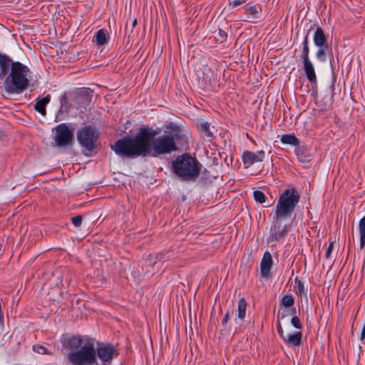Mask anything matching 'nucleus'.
<instances>
[{
    "instance_id": "1",
    "label": "nucleus",
    "mask_w": 365,
    "mask_h": 365,
    "mask_svg": "<svg viewBox=\"0 0 365 365\" xmlns=\"http://www.w3.org/2000/svg\"><path fill=\"white\" fill-rule=\"evenodd\" d=\"M172 130L173 135H162L154 138L158 132L143 127L135 136L127 135L117 140L111 148L118 155L126 158L145 157L150 155L151 150L153 157L170 154L178 150L175 139L180 138L178 127L175 126Z\"/></svg>"
},
{
    "instance_id": "2",
    "label": "nucleus",
    "mask_w": 365,
    "mask_h": 365,
    "mask_svg": "<svg viewBox=\"0 0 365 365\" xmlns=\"http://www.w3.org/2000/svg\"><path fill=\"white\" fill-rule=\"evenodd\" d=\"M29 71V68L23 63L19 61L13 62L10 75L5 80V91L9 93H19L25 91L29 84L26 77Z\"/></svg>"
},
{
    "instance_id": "3",
    "label": "nucleus",
    "mask_w": 365,
    "mask_h": 365,
    "mask_svg": "<svg viewBox=\"0 0 365 365\" xmlns=\"http://www.w3.org/2000/svg\"><path fill=\"white\" fill-rule=\"evenodd\" d=\"M173 172L182 180L194 181L200 174V163L189 154H182L172 163Z\"/></svg>"
},
{
    "instance_id": "4",
    "label": "nucleus",
    "mask_w": 365,
    "mask_h": 365,
    "mask_svg": "<svg viewBox=\"0 0 365 365\" xmlns=\"http://www.w3.org/2000/svg\"><path fill=\"white\" fill-rule=\"evenodd\" d=\"M300 200L299 192L294 188H287L279 195L275 207L274 215L278 218H290Z\"/></svg>"
},
{
    "instance_id": "5",
    "label": "nucleus",
    "mask_w": 365,
    "mask_h": 365,
    "mask_svg": "<svg viewBox=\"0 0 365 365\" xmlns=\"http://www.w3.org/2000/svg\"><path fill=\"white\" fill-rule=\"evenodd\" d=\"M96 349L93 343H87L76 351L69 353L67 359L73 365H96Z\"/></svg>"
},
{
    "instance_id": "6",
    "label": "nucleus",
    "mask_w": 365,
    "mask_h": 365,
    "mask_svg": "<svg viewBox=\"0 0 365 365\" xmlns=\"http://www.w3.org/2000/svg\"><path fill=\"white\" fill-rule=\"evenodd\" d=\"M98 138V130L92 125H86L82 128L77 133L78 143L88 151H92L95 148V143Z\"/></svg>"
},
{
    "instance_id": "7",
    "label": "nucleus",
    "mask_w": 365,
    "mask_h": 365,
    "mask_svg": "<svg viewBox=\"0 0 365 365\" xmlns=\"http://www.w3.org/2000/svg\"><path fill=\"white\" fill-rule=\"evenodd\" d=\"M55 129V141L58 146L65 147L72 143L73 140V132L66 123L58 125Z\"/></svg>"
},
{
    "instance_id": "8",
    "label": "nucleus",
    "mask_w": 365,
    "mask_h": 365,
    "mask_svg": "<svg viewBox=\"0 0 365 365\" xmlns=\"http://www.w3.org/2000/svg\"><path fill=\"white\" fill-rule=\"evenodd\" d=\"M274 217L275 220L270 228V235L268 238L269 242H275L283 239L289 230V225H282V220L287 218H278L275 215Z\"/></svg>"
},
{
    "instance_id": "9",
    "label": "nucleus",
    "mask_w": 365,
    "mask_h": 365,
    "mask_svg": "<svg viewBox=\"0 0 365 365\" xmlns=\"http://www.w3.org/2000/svg\"><path fill=\"white\" fill-rule=\"evenodd\" d=\"M265 153L263 150H259L253 153L249 150L243 152L242 155V162L245 168H250L256 163L262 162L264 158Z\"/></svg>"
},
{
    "instance_id": "10",
    "label": "nucleus",
    "mask_w": 365,
    "mask_h": 365,
    "mask_svg": "<svg viewBox=\"0 0 365 365\" xmlns=\"http://www.w3.org/2000/svg\"><path fill=\"white\" fill-rule=\"evenodd\" d=\"M273 265L272 255L267 251L264 253L260 262V277L268 279L271 277V268Z\"/></svg>"
},
{
    "instance_id": "11",
    "label": "nucleus",
    "mask_w": 365,
    "mask_h": 365,
    "mask_svg": "<svg viewBox=\"0 0 365 365\" xmlns=\"http://www.w3.org/2000/svg\"><path fill=\"white\" fill-rule=\"evenodd\" d=\"M83 339L80 336H73L63 341V346L70 350L71 352L76 351L79 348L81 349Z\"/></svg>"
},
{
    "instance_id": "12",
    "label": "nucleus",
    "mask_w": 365,
    "mask_h": 365,
    "mask_svg": "<svg viewBox=\"0 0 365 365\" xmlns=\"http://www.w3.org/2000/svg\"><path fill=\"white\" fill-rule=\"evenodd\" d=\"M304 66V71L306 74V76L309 81L312 84L316 86L317 83V76L314 71V66L311 61H302Z\"/></svg>"
},
{
    "instance_id": "13",
    "label": "nucleus",
    "mask_w": 365,
    "mask_h": 365,
    "mask_svg": "<svg viewBox=\"0 0 365 365\" xmlns=\"http://www.w3.org/2000/svg\"><path fill=\"white\" fill-rule=\"evenodd\" d=\"M302 332L296 331L293 334H287L283 340L289 346H297L302 344Z\"/></svg>"
},
{
    "instance_id": "14",
    "label": "nucleus",
    "mask_w": 365,
    "mask_h": 365,
    "mask_svg": "<svg viewBox=\"0 0 365 365\" xmlns=\"http://www.w3.org/2000/svg\"><path fill=\"white\" fill-rule=\"evenodd\" d=\"M314 43L317 47H325L327 45V36L321 27H317L313 36Z\"/></svg>"
},
{
    "instance_id": "15",
    "label": "nucleus",
    "mask_w": 365,
    "mask_h": 365,
    "mask_svg": "<svg viewBox=\"0 0 365 365\" xmlns=\"http://www.w3.org/2000/svg\"><path fill=\"white\" fill-rule=\"evenodd\" d=\"M12 63L13 61L8 56L0 53V78L8 73Z\"/></svg>"
},
{
    "instance_id": "16",
    "label": "nucleus",
    "mask_w": 365,
    "mask_h": 365,
    "mask_svg": "<svg viewBox=\"0 0 365 365\" xmlns=\"http://www.w3.org/2000/svg\"><path fill=\"white\" fill-rule=\"evenodd\" d=\"M295 154L298 160L302 163H308L312 159V155L307 150L301 148L299 146L295 148Z\"/></svg>"
},
{
    "instance_id": "17",
    "label": "nucleus",
    "mask_w": 365,
    "mask_h": 365,
    "mask_svg": "<svg viewBox=\"0 0 365 365\" xmlns=\"http://www.w3.org/2000/svg\"><path fill=\"white\" fill-rule=\"evenodd\" d=\"M51 100V96L47 95L43 98L37 99L36 103L34 105V109L40 113L41 115H46V106Z\"/></svg>"
},
{
    "instance_id": "18",
    "label": "nucleus",
    "mask_w": 365,
    "mask_h": 365,
    "mask_svg": "<svg viewBox=\"0 0 365 365\" xmlns=\"http://www.w3.org/2000/svg\"><path fill=\"white\" fill-rule=\"evenodd\" d=\"M280 140L283 144L294 145L297 148L299 146V140L293 134L282 135Z\"/></svg>"
},
{
    "instance_id": "19",
    "label": "nucleus",
    "mask_w": 365,
    "mask_h": 365,
    "mask_svg": "<svg viewBox=\"0 0 365 365\" xmlns=\"http://www.w3.org/2000/svg\"><path fill=\"white\" fill-rule=\"evenodd\" d=\"M95 41L98 46H103L108 42L107 32L105 29H102L96 32Z\"/></svg>"
},
{
    "instance_id": "20",
    "label": "nucleus",
    "mask_w": 365,
    "mask_h": 365,
    "mask_svg": "<svg viewBox=\"0 0 365 365\" xmlns=\"http://www.w3.org/2000/svg\"><path fill=\"white\" fill-rule=\"evenodd\" d=\"M167 255H168V252L167 253H165V252L158 253L155 257V260L154 262L153 261V256L149 255L148 257V258L146 259V262L148 263V265L153 266L158 261V262H165V261L168 260L169 259V256H167Z\"/></svg>"
},
{
    "instance_id": "21",
    "label": "nucleus",
    "mask_w": 365,
    "mask_h": 365,
    "mask_svg": "<svg viewBox=\"0 0 365 365\" xmlns=\"http://www.w3.org/2000/svg\"><path fill=\"white\" fill-rule=\"evenodd\" d=\"M303 48L302 51L300 55V58L302 61H310L309 59V37L308 34H307L304 37V39L302 43Z\"/></svg>"
},
{
    "instance_id": "22",
    "label": "nucleus",
    "mask_w": 365,
    "mask_h": 365,
    "mask_svg": "<svg viewBox=\"0 0 365 365\" xmlns=\"http://www.w3.org/2000/svg\"><path fill=\"white\" fill-rule=\"evenodd\" d=\"M247 308V302L244 298H241L238 302L237 317L241 321H243L245 317Z\"/></svg>"
},
{
    "instance_id": "23",
    "label": "nucleus",
    "mask_w": 365,
    "mask_h": 365,
    "mask_svg": "<svg viewBox=\"0 0 365 365\" xmlns=\"http://www.w3.org/2000/svg\"><path fill=\"white\" fill-rule=\"evenodd\" d=\"M294 289L297 295L300 297L304 295L307 297V292L304 288V282L298 277H296L294 279Z\"/></svg>"
},
{
    "instance_id": "24",
    "label": "nucleus",
    "mask_w": 365,
    "mask_h": 365,
    "mask_svg": "<svg viewBox=\"0 0 365 365\" xmlns=\"http://www.w3.org/2000/svg\"><path fill=\"white\" fill-rule=\"evenodd\" d=\"M245 11L247 15L251 16L252 19H257L259 17V12L257 6L252 4H247L245 6Z\"/></svg>"
},
{
    "instance_id": "25",
    "label": "nucleus",
    "mask_w": 365,
    "mask_h": 365,
    "mask_svg": "<svg viewBox=\"0 0 365 365\" xmlns=\"http://www.w3.org/2000/svg\"><path fill=\"white\" fill-rule=\"evenodd\" d=\"M294 299L292 294H286L283 296V297L281 299L279 307L280 308L286 307L289 308L292 306H294Z\"/></svg>"
},
{
    "instance_id": "26",
    "label": "nucleus",
    "mask_w": 365,
    "mask_h": 365,
    "mask_svg": "<svg viewBox=\"0 0 365 365\" xmlns=\"http://www.w3.org/2000/svg\"><path fill=\"white\" fill-rule=\"evenodd\" d=\"M360 247H364L365 245V216L359 222Z\"/></svg>"
},
{
    "instance_id": "27",
    "label": "nucleus",
    "mask_w": 365,
    "mask_h": 365,
    "mask_svg": "<svg viewBox=\"0 0 365 365\" xmlns=\"http://www.w3.org/2000/svg\"><path fill=\"white\" fill-rule=\"evenodd\" d=\"M284 313V312L282 314L278 312V314H277L278 323H277V332L279 334V336H281V338H282V339H284V337L287 334L284 333V331L282 329L281 322H280V320L283 319L286 317V315Z\"/></svg>"
},
{
    "instance_id": "28",
    "label": "nucleus",
    "mask_w": 365,
    "mask_h": 365,
    "mask_svg": "<svg viewBox=\"0 0 365 365\" xmlns=\"http://www.w3.org/2000/svg\"><path fill=\"white\" fill-rule=\"evenodd\" d=\"M215 38L218 43H223L227 40V34L223 30L219 29L217 31L215 32Z\"/></svg>"
},
{
    "instance_id": "29",
    "label": "nucleus",
    "mask_w": 365,
    "mask_h": 365,
    "mask_svg": "<svg viewBox=\"0 0 365 365\" xmlns=\"http://www.w3.org/2000/svg\"><path fill=\"white\" fill-rule=\"evenodd\" d=\"M318 48H319V50L316 53L317 58L322 62L326 61V60H327L326 50L327 48V45L325 46V47H318Z\"/></svg>"
},
{
    "instance_id": "30",
    "label": "nucleus",
    "mask_w": 365,
    "mask_h": 365,
    "mask_svg": "<svg viewBox=\"0 0 365 365\" xmlns=\"http://www.w3.org/2000/svg\"><path fill=\"white\" fill-rule=\"evenodd\" d=\"M254 199L256 202L259 203H264L266 201L267 197L265 195L259 190H255L253 193Z\"/></svg>"
},
{
    "instance_id": "31",
    "label": "nucleus",
    "mask_w": 365,
    "mask_h": 365,
    "mask_svg": "<svg viewBox=\"0 0 365 365\" xmlns=\"http://www.w3.org/2000/svg\"><path fill=\"white\" fill-rule=\"evenodd\" d=\"M199 130L200 131L205 133L208 137L212 136V134L210 130V123L207 122L200 123L199 125Z\"/></svg>"
},
{
    "instance_id": "32",
    "label": "nucleus",
    "mask_w": 365,
    "mask_h": 365,
    "mask_svg": "<svg viewBox=\"0 0 365 365\" xmlns=\"http://www.w3.org/2000/svg\"><path fill=\"white\" fill-rule=\"evenodd\" d=\"M93 93V91L89 89V88H83L82 90H81L78 93V98H80L81 97H84L86 96V101H90L91 99L89 98V96H91V94Z\"/></svg>"
},
{
    "instance_id": "33",
    "label": "nucleus",
    "mask_w": 365,
    "mask_h": 365,
    "mask_svg": "<svg viewBox=\"0 0 365 365\" xmlns=\"http://www.w3.org/2000/svg\"><path fill=\"white\" fill-rule=\"evenodd\" d=\"M291 323L292 326L296 329H301L302 327L300 320L297 316L292 317L291 319Z\"/></svg>"
},
{
    "instance_id": "34",
    "label": "nucleus",
    "mask_w": 365,
    "mask_h": 365,
    "mask_svg": "<svg viewBox=\"0 0 365 365\" xmlns=\"http://www.w3.org/2000/svg\"><path fill=\"white\" fill-rule=\"evenodd\" d=\"M246 1H247V0H230L229 5L232 8H235V7L245 3Z\"/></svg>"
},
{
    "instance_id": "35",
    "label": "nucleus",
    "mask_w": 365,
    "mask_h": 365,
    "mask_svg": "<svg viewBox=\"0 0 365 365\" xmlns=\"http://www.w3.org/2000/svg\"><path fill=\"white\" fill-rule=\"evenodd\" d=\"M82 220H83V218H82L81 215H76V216L72 217V219H71L73 224L76 227H79L81 225Z\"/></svg>"
},
{
    "instance_id": "36",
    "label": "nucleus",
    "mask_w": 365,
    "mask_h": 365,
    "mask_svg": "<svg viewBox=\"0 0 365 365\" xmlns=\"http://www.w3.org/2000/svg\"><path fill=\"white\" fill-rule=\"evenodd\" d=\"M334 249V242H330L325 253V258L329 259Z\"/></svg>"
},
{
    "instance_id": "37",
    "label": "nucleus",
    "mask_w": 365,
    "mask_h": 365,
    "mask_svg": "<svg viewBox=\"0 0 365 365\" xmlns=\"http://www.w3.org/2000/svg\"><path fill=\"white\" fill-rule=\"evenodd\" d=\"M34 349L39 354H45L47 353L46 348L41 345L34 346Z\"/></svg>"
},
{
    "instance_id": "38",
    "label": "nucleus",
    "mask_w": 365,
    "mask_h": 365,
    "mask_svg": "<svg viewBox=\"0 0 365 365\" xmlns=\"http://www.w3.org/2000/svg\"><path fill=\"white\" fill-rule=\"evenodd\" d=\"M360 340L361 343H365V323L361 332Z\"/></svg>"
},
{
    "instance_id": "39",
    "label": "nucleus",
    "mask_w": 365,
    "mask_h": 365,
    "mask_svg": "<svg viewBox=\"0 0 365 365\" xmlns=\"http://www.w3.org/2000/svg\"><path fill=\"white\" fill-rule=\"evenodd\" d=\"M229 319H230V314H229V312H227L222 319V324H225L228 322Z\"/></svg>"
},
{
    "instance_id": "40",
    "label": "nucleus",
    "mask_w": 365,
    "mask_h": 365,
    "mask_svg": "<svg viewBox=\"0 0 365 365\" xmlns=\"http://www.w3.org/2000/svg\"><path fill=\"white\" fill-rule=\"evenodd\" d=\"M290 308V312H291V315H292L293 317L294 316H296V309L295 307H294L293 306L289 307Z\"/></svg>"
},
{
    "instance_id": "41",
    "label": "nucleus",
    "mask_w": 365,
    "mask_h": 365,
    "mask_svg": "<svg viewBox=\"0 0 365 365\" xmlns=\"http://www.w3.org/2000/svg\"><path fill=\"white\" fill-rule=\"evenodd\" d=\"M136 24H137V19H134L132 23L133 27H135Z\"/></svg>"
}]
</instances>
